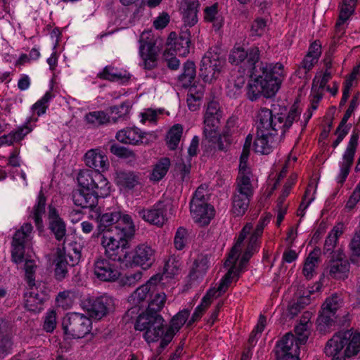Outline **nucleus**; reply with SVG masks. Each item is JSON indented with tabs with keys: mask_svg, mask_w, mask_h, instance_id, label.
Listing matches in <instances>:
<instances>
[{
	"mask_svg": "<svg viewBox=\"0 0 360 360\" xmlns=\"http://www.w3.org/2000/svg\"><path fill=\"white\" fill-rule=\"evenodd\" d=\"M331 78V72L328 70H326L325 72L321 75H316L313 80L312 89H314L318 86V91H319V89L323 90Z\"/></svg>",
	"mask_w": 360,
	"mask_h": 360,
	"instance_id": "obj_63",
	"label": "nucleus"
},
{
	"mask_svg": "<svg viewBox=\"0 0 360 360\" xmlns=\"http://www.w3.org/2000/svg\"><path fill=\"white\" fill-rule=\"evenodd\" d=\"M28 287L30 292L25 295L24 307L30 312L38 314L43 309L44 295L40 293L37 285Z\"/></svg>",
	"mask_w": 360,
	"mask_h": 360,
	"instance_id": "obj_27",
	"label": "nucleus"
},
{
	"mask_svg": "<svg viewBox=\"0 0 360 360\" xmlns=\"http://www.w3.org/2000/svg\"><path fill=\"white\" fill-rule=\"evenodd\" d=\"M359 134L353 133L340 163V171L338 177V183L343 184L346 180L353 164L354 154L358 146Z\"/></svg>",
	"mask_w": 360,
	"mask_h": 360,
	"instance_id": "obj_19",
	"label": "nucleus"
},
{
	"mask_svg": "<svg viewBox=\"0 0 360 360\" xmlns=\"http://www.w3.org/2000/svg\"><path fill=\"white\" fill-rule=\"evenodd\" d=\"M342 304V297L338 295L337 294H334L326 299L321 307H323L324 309H327L329 311L337 313V311L338 310V309L341 307Z\"/></svg>",
	"mask_w": 360,
	"mask_h": 360,
	"instance_id": "obj_55",
	"label": "nucleus"
},
{
	"mask_svg": "<svg viewBox=\"0 0 360 360\" xmlns=\"http://www.w3.org/2000/svg\"><path fill=\"white\" fill-rule=\"evenodd\" d=\"M164 323L162 316L157 313H142L138 316L134 328L143 331L144 340L151 343L163 339L166 332Z\"/></svg>",
	"mask_w": 360,
	"mask_h": 360,
	"instance_id": "obj_6",
	"label": "nucleus"
},
{
	"mask_svg": "<svg viewBox=\"0 0 360 360\" xmlns=\"http://www.w3.org/2000/svg\"><path fill=\"white\" fill-rule=\"evenodd\" d=\"M222 115L223 111L217 101H210L207 103L203 117V134L206 139L216 137L218 124Z\"/></svg>",
	"mask_w": 360,
	"mask_h": 360,
	"instance_id": "obj_12",
	"label": "nucleus"
},
{
	"mask_svg": "<svg viewBox=\"0 0 360 360\" xmlns=\"http://www.w3.org/2000/svg\"><path fill=\"white\" fill-rule=\"evenodd\" d=\"M46 205V198L44 193L41 191L38 195L37 203L34 205L32 214L30 216L34 221L35 225L38 230L43 229L42 216L45 213V207Z\"/></svg>",
	"mask_w": 360,
	"mask_h": 360,
	"instance_id": "obj_39",
	"label": "nucleus"
},
{
	"mask_svg": "<svg viewBox=\"0 0 360 360\" xmlns=\"http://www.w3.org/2000/svg\"><path fill=\"white\" fill-rule=\"evenodd\" d=\"M360 352V333L352 330L336 333L326 343V356L338 360L351 359Z\"/></svg>",
	"mask_w": 360,
	"mask_h": 360,
	"instance_id": "obj_4",
	"label": "nucleus"
},
{
	"mask_svg": "<svg viewBox=\"0 0 360 360\" xmlns=\"http://www.w3.org/2000/svg\"><path fill=\"white\" fill-rule=\"evenodd\" d=\"M266 324V317L263 315H260L259 317L258 323L253 330L251 332L248 342L249 344L252 345L257 340L258 335H260L264 329Z\"/></svg>",
	"mask_w": 360,
	"mask_h": 360,
	"instance_id": "obj_60",
	"label": "nucleus"
},
{
	"mask_svg": "<svg viewBox=\"0 0 360 360\" xmlns=\"http://www.w3.org/2000/svg\"><path fill=\"white\" fill-rule=\"evenodd\" d=\"M218 3H214L204 9V19L206 22L213 23V26L219 30L223 25V20L219 15Z\"/></svg>",
	"mask_w": 360,
	"mask_h": 360,
	"instance_id": "obj_45",
	"label": "nucleus"
},
{
	"mask_svg": "<svg viewBox=\"0 0 360 360\" xmlns=\"http://www.w3.org/2000/svg\"><path fill=\"white\" fill-rule=\"evenodd\" d=\"M163 62L172 70H176L179 68L180 61L170 49H167L163 53Z\"/></svg>",
	"mask_w": 360,
	"mask_h": 360,
	"instance_id": "obj_58",
	"label": "nucleus"
},
{
	"mask_svg": "<svg viewBox=\"0 0 360 360\" xmlns=\"http://www.w3.org/2000/svg\"><path fill=\"white\" fill-rule=\"evenodd\" d=\"M183 133V127L176 124L171 127L167 135V145L170 150H175L181 140Z\"/></svg>",
	"mask_w": 360,
	"mask_h": 360,
	"instance_id": "obj_48",
	"label": "nucleus"
},
{
	"mask_svg": "<svg viewBox=\"0 0 360 360\" xmlns=\"http://www.w3.org/2000/svg\"><path fill=\"white\" fill-rule=\"evenodd\" d=\"M97 77L111 82L123 83L127 82L130 76L127 71L120 70L112 65H107L97 74Z\"/></svg>",
	"mask_w": 360,
	"mask_h": 360,
	"instance_id": "obj_32",
	"label": "nucleus"
},
{
	"mask_svg": "<svg viewBox=\"0 0 360 360\" xmlns=\"http://www.w3.org/2000/svg\"><path fill=\"white\" fill-rule=\"evenodd\" d=\"M12 259L15 264L22 262V231L15 232L12 241Z\"/></svg>",
	"mask_w": 360,
	"mask_h": 360,
	"instance_id": "obj_43",
	"label": "nucleus"
},
{
	"mask_svg": "<svg viewBox=\"0 0 360 360\" xmlns=\"http://www.w3.org/2000/svg\"><path fill=\"white\" fill-rule=\"evenodd\" d=\"M224 64V59L219 53L208 51L201 60L200 76L205 82L210 83L218 77Z\"/></svg>",
	"mask_w": 360,
	"mask_h": 360,
	"instance_id": "obj_9",
	"label": "nucleus"
},
{
	"mask_svg": "<svg viewBox=\"0 0 360 360\" xmlns=\"http://www.w3.org/2000/svg\"><path fill=\"white\" fill-rule=\"evenodd\" d=\"M252 71L254 79L248 85L247 97L255 101L262 95L274 96L285 77L284 66L281 63L260 62Z\"/></svg>",
	"mask_w": 360,
	"mask_h": 360,
	"instance_id": "obj_2",
	"label": "nucleus"
},
{
	"mask_svg": "<svg viewBox=\"0 0 360 360\" xmlns=\"http://www.w3.org/2000/svg\"><path fill=\"white\" fill-rule=\"evenodd\" d=\"M150 32H143L140 38L139 55L143 60V66L146 70H153L158 65V51L155 43L147 41Z\"/></svg>",
	"mask_w": 360,
	"mask_h": 360,
	"instance_id": "obj_17",
	"label": "nucleus"
},
{
	"mask_svg": "<svg viewBox=\"0 0 360 360\" xmlns=\"http://www.w3.org/2000/svg\"><path fill=\"white\" fill-rule=\"evenodd\" d=\"M120 217V212H107L100 215L98 217V229L105 233H114L112 226L116 224Z\"/></svg>",
	"mask_w": 360,
	"mask_h": 360,
	"instance_id": "obj_36",
	"label": "nucleus"
},
{
	"mask_svg": "<svg viewBox=\"0 0 360 360\" xmlns=\"http://www.w3.org/2000/svg\"><path fill=\"white\" fill-rule=\"evenodd\" d=\"M153 250L146 244L139 245L133 252H129L127 264L141 266L143 269L150 267L153 261Z\"/></svg>",
	"mask_w": 360,
	"mask_h": 360,
	"instance_id": "obj_21",
	"label": "nucleus"
},
{
	"mask_svg": "<svg viewBox=\"0 0 360 360\" xmlns=\"http://www.w3.org/2000/svg\"><path fill=\"white\" fill-rule=\"evenodd\" d=\"M189 314V310L183 309L172 318L169 327L167 328L164 338L160 341V347L161 349H165L172 340L174 334L180 330L187 321Z\"/></svg>",
	"mask_w": 360,
	"mask_h": 360,
	"instance_id": "obj_24",
	"label": "nucleus"
},
{
	"mask_svg": "<svg viewBox=\"0 0 360 360\" xmlns=\"http://www.w3.org/2000/svg\"><path fill=\"white\" fill-rule=\"evenodd\" d=\"M37 262V257L34 252L27 253L26 257L24 256L25 280L28 286L33 287L37 285L36 272L38 269Z\"/></svg>",
	"mask_w": 360,
	"mask_h": 360,
	"instance_id": "obj_34",
	"label": "nucleus"
},
{
	"mask_svg": "<svg viewBox=\"0 0 360 360\" xmlns=\"http://www.w3.org/2000/svg\"><path fill=\"white\" fill-rule=\"evenodd\" d=\"M55 302L57 307L65 310L70 309L74 303V292L70 290L59 292Z\"/></svg>",
	"mask_w": 360,
	"mask_h": 360,
	"instance_id": "obj_50",
	"label": "nucleus"
},
{
	"mask_svg": "<svg viewBox=\"0 0 360 360\" xmlns=\"http://www.w3.org/2000/svg\"><path fill=\"white\" fill-rule=\"evenodd\" d=\"M345 257V254L340 248L334 252L326 268L328 276L338 280H345L348 278L350 264Z\"/></svg>",
	"mask_w": 360,
	"mask_h": 360,
	"instance_id": "obj_15",
	"label": "nucleus"
},
{
	"mask_svg": "<svg viewBox=\"0 0 360 360\" xmlns=\"http://www.w3.org/2000/svg\"><path fill=\"white\" fill-rule=\"evenodd\" d=\"M117 221L112 226L114 233L127 239L131 237L135 232V226L131 216L120 213V219Z\"/></svg>",
	"mask_w": 360,
	"mask_h": 360,
	"instance_id": "obj_33",
	"label": "nucleus"
},
{
	"mask_svg": "<svg viewBox=\"0 0 360 360\" xmlns=\"http://www.w3.org/2000/svg\"><path fill=\"white\" fill-rule=\"evenodd\" d=\"M51 98V93L46 92L44 96L32 106L33 112L37 114V116L30 117L27 120L25 124H24V136L32 131L35 126L34 122L37 121L38 117L45 113L48 108V103Z\"/></svg>",
	"mask_w": 360,
	"mask_h": 360,
	"instance_id": "obj_29",
	"label": "nucleus"
},
{
	"mask_svg": "<svg viewBox=\"0 0 360 360\" xmlns=\"http://www.w3.org/2000/svg\"><path fill=\"white\" fill-rule=\"evenodd\" d=\"M266 29V21L263 18H257L251 25L250 34L252 36L261 37Z\"/></svg>",
	"mask_w": 360,
	"mask_h": 360,
	"instance_id": "obj_61",
	"label": "nucleus"
},
{
	"mask_svg": "<svg viewBox=\"0 0 360 360\" xmlns=\"http://www.w3.org/2000/svg\"><path fill=\"white\" fill-rule=\"evenodd\" d=\"M343 233V224H338L335 226L333 229L328 233L327 238L325 240L323 252L324 254H334V248H335L338 238Z\"/></svg>",
	"mask_w": 360,
	"mask_h": 360,
	"instance_id": "obj_37",
	"label": "nucleus"
},
{
	"mask_svg": "<svg viewBox=\"0 0 360 360\" xmlns=\"http://www.w3.org/2000/svg\"><path fill=\"white\" fill-rule=\"evenodd\" d=\"M171 162L168 158H161L153 167L150 174V180L154 181H160L167 173Z\"/></svg>",
	"mask_w": 360,
	"mask_h": 360,
	"instance_id": "obj_44",
	"label": "nucleus"
},
{
	"mask_svg": "<svg viewBox=\"0 0 360 360\" xmlns=\"http://www.w3.org/2000/svg\"><path fill=\"white\" fill-rule=\"evenodd\" d=\"M349 248L352 252L351 262L359 265L360 264V230L356 231L349 243Z\"/></svg>",
	"mask_w": 360,
	"mask_h": 360,
	"instance_id": "obj_52",
	"label": "nucleus"
},
{
	"mask_svg": "<svg viewBox=\"0 0 360 360\" xmlns=\"http://www.w3.org/2000/svg\"><path fill=\"white\" fill-rule=\"evenodd\" d=\"M109 110L112 115H115V117H112V120L114 122H116L118 119L125 118L129 113L130 106L126 103H122L120 105L111 106Z\"/></svg>",
	"mask_w": 360,
	"mask_h": 360,
	"instance_id": "obj_57",
	"label": "nucleus"
},
{
	"mask_svg": "<svg viewBox=\"0 0 360 360\" xmlns=\"http://www.w3.org/2000/svg\"><path fill=\"white\" fill-rule=\"evenodd\" d=\"M181 10L183 15L184 22L186 26L192 27L198 22V10L193 8Z\"/></svg>",
	"mask_w": 360,
	"mask_h": 360,
	"instance_id": "obj_59",
	"label": "nucleus"
},
{
	"mask_svg": "<svg viewBox=\"0 0 360 360\" xmlns=\"http://www.w3.org/2000/svg\"><path fill=\"white\" fill-rule=\"evenodd\" d=\"M337 319L336 313L321 307L317 318V324L319 330L326 332L333 326Z\"/></svg>",
	"mask_w": 360,
	"mask_h": 360,
	"instance_id": "obj_40",
	"label": "nucleus"
},
{
	"mask_svg": "<svg viewBox=\"0 0 360 360\" xmlns=\"http://www.w3.org/2000/svg\"><path fill=\"white\" fill-rule=\"evenodd\" d=\"M84 161L86 167L94 172H104L109 169L110 162L107 155L100 148H92L86 152Z\"/></svg>",
	"mask_w": 360,
	"mask_h": 360,
	"instance_id": "obj_20",
	"label": "nucleus"
},
{
	"mask_svg": "<svg viewBox=\"0 0 360 360\" xmlns=\"http://www.w3.org/2000/svg\"><path fill=\"white\" fill-rule=\"evenodd\" d=\"M190 210L194 221L201 226L207 225L214 217V207L207 202L190 205Z\"/></svg>",
	"mask_w": 360,
	"mask_h": 360,
	"instance_id": "obj_26",
	"label": "nucleus"
},
{
	"mask_svg": "<svg viewBox=\"0 0 360 360\" xmlns=\"http://www.w3.org/2000/svg\"><path fill=\"white\" fill-rule=\"evenodd\" d=\"M319 255L320 250L314 249L307 257L302 269L303 274L307 279H311L313 277L315 268L318 266L320 260Z\"/></svg>",
	"mask_w": 360,
	"mask_h": 360,
	"instance_id": "obj_42",
	"label": "nucleus"
},
{
	"mask_svg": "<svg viewBox=\"0 0 360 360\" xmlns=\"http://www.w3.org/2000/svg\"><path fill=\"white\" fill-rule=\"evenodd\" d=\"M105 255L113 262L127 263L129 243L127 238L115 233H105L101 240Z\"/></svg>",
	"mask_w": 360,
	"mask_h": 360,
	"instance_id": "obj_7",
	"label": "nucleus"
},
{
	"mask_svg": "<svg viewBox=\"0 0 360 360\" xmlns=\"http://www.w3.org/2000/svg\"><path fill=\"white\" fill-rule=\"evenodd\" d=\"M160 281L159 275L152 276L145 284L141 285L131 293L128 298V302L131 307L128 310L127 314L132 315L139 312L141 307L146 302V298L154 292L155 285Z\"/></svg>",
	"mask_w": 360,
	"mask_h": 360,
	"instance_id": "obj_10",
	"label": "nucleus"
},
{
	"mask_svg": "<svg viewBox=\"0 0 360 360\" xmlns=\"http://www.w3.org/2000/svg\"><path fill=\"white\" fill-rule=\"evenodd\" d=\"M166 301V295L164 292L156 293L148 303V309L145 313H157L164 307Z\"/></svg>",
	"mask_w": 360,
	"mask_h": 360,
	"instance_id": "obj_53",
	"label": "nucleus"
},
{
	"mask_svg": "<svg viewBox=\"0 0 360 360\" xmlns=\"http://www.w3.org/2000/svg\"><path fill=\"white\" fill-rule=\"evenodd\" d=\"M194 91L195 88H190L186 99L188 107L191 111H195L199 108L200 100L202 97V92L194 94Z\"/></svg>",
	"mask_w": 360,
	"mask_h": 360,
	"instance_id": "obj_56",
	"label": "nucleus"
},
{
	"mask_svg": "<svg viewBox=\"0 0 360 360\" xmlns=\"http://www.w3.org/2000/svg\"><path fill=\"white\" fill-rule=\"evenodd\" d=\"M114 300L112 297L103 295L92 300L88 311L96 319H101L114 309Z\"/></svg>",
	"mask_w": 360,
	"mask_h": 360,
	"instance_id": "obj_23",
	"label": "nucleus"
},
{
	"mask_svg": "<svg viewBox=\"0 0 360 360\" xmlns=\"http://www.w3.org/2000/svg\"><path fill=\"white\" fill-rule=\"evenodd\" d=\"M360 201V181L359 183L356 185L352 193L349 196L345 209L347 212L352 211L355 208L356 204Z\"/></svg>",
	"mask_w": 360,
	"mask_h": 360,
	"instance_id": "obj_64",
	"label": "nucleus"
},
{
	"mask_svg": "<svg viewBox=\"0 0 360 360\" xmlns=\"http://www.w3.org/2000/svg\"><path fill=\"white\" fill-rule=\"evenodd\" d=\"M209 266V260L206 255H200L195 259L189 276L192 280L201 278Z\"/></svg>",
	"mask_w": 360,
	"mask_h": 360,
	"instance_id": "obj_41",
	"label": "nucleus"
},
{
	"mask_svg": "<svg viewBox=\"0 0 360 360\" xmlns=\"http://www.w3.org/2000/svg\"><path fill=\"white\" fill-rule=\"evenodd\" d=\"M138 214L144 221L158 226H162L167 221L166 208L161 201L155 203L149 209H140Z\"/></svg>",
	"mask_w": 360,
	"mask_h": 360,
	"instance_id": "obj_22",
	"label": "nucleus"
},
{
	"mask_svg": "<svg viewBox=\"0 0 360 360\" xmlns=\"http://www.w3.org/2000/svg\"><path fill=\"white\" fill-rule=\"evenodd\" d=\"M300 345L292 333H286L276 343L275 348L276 360H299Z\"/></svg>",
	"mask_w": 360,
	"mask_h": 360,
	"instance_id": "obj_14",
	"label": "nucleus"
},
{
	"mask_svg": "<svg viewBox=\"0 0 360 360\" xmlns=\"http://www.w3.org/2000/svg\"><path fill=\"white\" fill-rule=\"evenodd\" d=\"M188 242V231L183 227L178 228L174 239V244L175 248L178 250H182L186 246Z\"/></svg>",
	"mask_w": 360,
	"mask_h": 360,
	"instance_id": "obj_54",
	"label": "nucleus"
},
{
	"mask_svg": "<svg viewBox=\"0 0 360 360\" xmlns=\"http://www.w3.org/2000/svg\"><path fill=\"white\" fill-rule=\"evenodd\" d=\"M252 184L245 183L236 184L235 191L232 195L231 212L236 216H243L247 211L250 201L253 195Z\"/></svg>",
	"mask_w": 360,
	"mask_h": 360,
	"instance_id": "obj_11",
	"label": "nucleus"
},
{
	"mask_svg": "<svg viewBox=\"0 0 360 360\" xmlns=\"http://www.w3.org/2000/svg\"><path fill=\"white\" fill-rule=\"evenodd\" d=\"M248 155H247V153L241 154L240 155L239 172L236 184H243L244 182L248 184H252L250 179L251 172L247 164Z\"/></svg>",
	"mask_w": 360,
	"mask_h": 360,
	"instance_id": "obj_47",
	"label": "nucleus"
},
{
	"mask_svg": "<svg viewBox=\"0 0 360 360\" xmlns=\"http://www.w3.org/2000/svg\"><path fill=\"white\" fill-rule=\"evenodd\" d=\"M260 58V51L257 46L251 47L245 51L241 46H235L230 52L229 61L232 65H238L246 59V63L249 70H253Z\"/></svg>",
	"mask_w": 360,
	"mask_h": 360,
	"instance_id": "obj_16",
	"label": "nucleus"
},
{
	"mask_svg": "<svg viewBox=\"0 0 360 360\" xmlns=\"http://www.w3.org/2000/svg\"><path fill=\"white\" fill-rule=\"evenodd\" d=\"M299 117V112L292 109L286 115L283 113L273 115L271 110L261 108L257 113V130L283 136L285 131L292 126Z\"/></svg>",
	"mask_w": 360,
	"mask_h": 360,
	"instance_id": "obj_5",
	"label": "nucleus"
},
{
	"mask_svg": "<svg viewBox=\"0 0 360 360\" xmlns=\"http://www.w3.org/2000/svg\"><path fill=\"white\" fill-rule=\"evenodd\" d=\"M56 327V312L55 310H49L44 317L43 328L46 332H52Z\"/></svg>",
	"mask_w": 360,
	"mask_h": 360,
	"instance_id": "obj_62",
	"label": "nucleus"
},
{
	"mask_svg": "<svg viewBox=\"0 0 360 360\" xmlns=\"http://www.w3.org/2000/svg\"><path fill=\"white\" fill-rule=\"evenodd\" d=\"M358 0H342L340 5V13L335 24L337 33L342 34L345 30V23L349 20L354 12Z\"/></svg>",
	"mask_w": 360,
	"mask_h": 360,
	"instance_id": "obj_31",
	"label": "nucleus"
},
{
	"mask_svg": "<svg viewBox=\"0 0 360 360\" xmlns=\"http://www.w3.org/2000/svg\"><path fill=\"white\" fill-rule=\"evenodd\" d=\"M115 182L124 188L132 189L140 183V178L134 172L119 171L116 172Z\"/></svg>",
	"mask_w": 360,
	"mask_h": 360,
	"instance_id": "obj_35",
	"label": "nucleus"
},
{
	"mask_svg": "<svg viewBox=\"0 0 360 360\" xmlns=\"http://www.w3.org/2000/svg\"><path fill=\"white\" fill-rule=\"evenodd\" d=\"M278 141V136L271 132L257 131V137L254 141V150L257 153L269 154Z\"/></svg>",
	"mask_w": 360,
	"mask_h": 360,
	"instance_id": "obj_25",
	"label": "nucleus"
},
{
	"mask_svg": "<svg viewBox=\"0 0 360 360\" xmlns=\"http://www.w3.org/2000/svg\"><path fill=\"white\" fill-rule=\"evenodd\" d=\"M91 320L84 314L71 313L63 321V328L66 334L74 338H82L91 332Z\"/></svg>",
	"mask_w": 360,
	"mask_h": 360,
	"instance_id": "obj_8",
	"label": "nucleus"
},
{
	"mask_svg": "<svg viewBox=\"0 0 360 360\" xmlns=\"http://www.w3.org/2000/svg\"><path fill=\"white\" fill-rule=\"evenodd\" d=\"M144 133L137 127H126L118 131L116 139L124 144L137 145L143 143Z\"/></svg>",
	"mask_w": 360,
	"mask_h": 360,
	"instance_id": "obj_30",
	"label": "nucleus"
},
{
	"mask_svg": "<svg viewBox=\"0 0 360 360\" xmlns=\"http://www.w3.org/2000/svg\"><path fill=\"white\" fill-rule=\"evenodd\" d=\"M75 255L70 253L66 254L61 250L57 251L56 259V267L54 271L55 278L57 281H61L68 274V266H73L80 259L81 255L79 252L74 251Z\"/></svg>",
	"mask_w": 360,
	"mask_h": 360,
	"instance_id": "obj_18",
	"label": "nucleus"
},
{
	"mask_svg": "<svg viewBox=\"0 0 360 360\" xmlns=\"http://www.w3.org/2000/svg\"><path fill=\"white\" fill-rule=\"evenodd\" d=\"M195 77V66L192 61H186L184 64L183 72L179 76V80L184 86H190Z\"/></svg>",
	"mask_w": 360,
	"mask_h": 360,
	"instance_id": "obj_49",
	"label": "nucleus"
},
{
	"mask_svg": "<svg viewBox=\"0 0 360 360\" xmlns=\"http://www.w3.org/2000/svg\"><path fill=\"white\" fill-rule=\"evenodd\" d=\"M190 35L187 32H182L180 35L175 38L174 42L170 44V50L176 54L185 56L189 53L190 48Z\"/></svg>",
	"mask_w": 360,
	"mask_h": 360,
	"instance_id": "obj_38",
	"label": "nucleus"
},
{
	"mask_svg": "<svg viewBox=\"0 0 360 360\" xmlns=\"http://www.w3.org/2000/svg\"><path fill=\"white\" fill-rule=\"evenodd\" d=\"M49 229L53 233L55 238L58 241L62 240L66 235V225L54 207L49 206Z\"/></svg>",
	"mask_w": 360,
	"mask_h": 360,
	"instance_id": "obj_28",
	"label": "nucleus"
},
{
	"mask_svg": "<svg viewBox=\"0 0 360 360\" xmlns=\"http://www.w3.org/2000/svg\"><path fill=\"white\" fill-rule=\"evenodd\" d=\"M86 122L94 127L105 125L110 122V116L103 110L93 111L85 116Z\"/></svg>",
	"mask_w": 360,
	"mask_h": 360,
	"instance_id": "obj_46",
	"label": "nucleus"
},
{
	"mask_svg": "<svg viewBox=\"0 0 360 360\" xmlns=\"http://www.w3.org/2000/svg\"><path fill=\"white\" fill-rule=\"evenodd\" d=\"M94 274L102 281L113 282L120 276V271L114 262L109 258L99 256L96 258L93 265Z\"/></svg>",
	"mask_w": 360,
	"mask_h": 360,
	"instance_id": "obj_13",
	"label": "nucleus"
},
{
	"mask_svg": "<svg viewBox=\"0 0 360 360\" xmlns=\"http://www.w3.org/2000/svg\"><path fill=\"white\" fill-rule=\"evenodd\" d=\"M268 217H262L253 229L252 223H247L242 229L238 238L231 250L225 262L226 266H231L221 279L218 287L210 289L195 308L189 323L199 320L211 304L212 300L224 293L233 281H236L244 271L248 262L253 255L259 251L261 238L264 227L269 222Z\"/></svg>",
	"mask_w": 360,
	"mask_h": 360,
	"instance_id": "obj_1",
	"label": "nucleus"
},
{
	"mask_svg": "<svg viewBox=\"0 0 360 360\" xmlns=\"http://www.w3.org/2000/svg\"><path fill=\"white\" fill-rule=\"evenodd\" d=\"M77 181L82 189L73 193L72 200L75 205L82 208L95 207L99 198H105L110 193V183L102 172L81 169Z\"/></svg>",
	"mask_w": 360,
	"mask_h": 360,
	"instance_id": "obj_3",
	"label": "nucleus"
},
{
	"mask_svg": "<svg viewBox=\"0 0 360 360\" xmlns=\"http://www.w3.org/2000/svg\"><path fill=\"white\" fill-rule=\"evenodd\" d=\"M310 323H307V320L300 321V323L295 327V340L297 344L304 345L308 340L309 335Z\"/></svg>",
	"mask_w": 360,
	"mask_h": 360,
	"instance_id": "obj_51",
	"label": "nucleus"
}]
</instances>
